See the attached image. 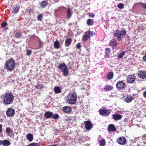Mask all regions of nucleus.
Returning <instances> with one entry per match:
<instances>
[{"label": "nucleus", "mask_w": 146, "mask_h": 146, "mask_svg": "<svg viewBox=\"0 0 146 146\" xmlns=\"http://www.w3.org/2000/svg\"><path fill=\"white\" fill-rule=\"evenodd\" d=\"M15 62L12 58L7 60L4 64L5 69L10 72L12 71L14 69Z\"/></svg>", "instance_id": "f257e3e1"}, {"label": "nucleus", "mask_w": 146, "mask_h": 146, "mask_svg": "<svg viewBox=\"0 0 146 146\" xmlns=\"http://www.w3.org/2000/svg\"><path fill=\"white\" fill-rule=\"evenodd\" d=\"M14 96L11 93H7L3 96V103L6 105L10 104L13 102Z\"/></svg>", "instance_id": "f03ea898"}, {"label": "nucleus", "mask_w": 146, "mask_h": 146, "mask_svg": "<svg viewBox=\"0 0 146 146\" xmlns=\"http://www.w3.org/2000/svg\"><path fill=\"white\" fill-rule=\"evenodd\" d=\"M77 95L75 92H70L67 96V102L70 104H74L76 102Z\"/></svg>", "instance_id": "7ed1b4c3"}, {"label": "nucleus", "mask_w": 146, "mask_h": 146, "mask_svg": "<svg viewBox=\"0 0 146 146\" xmlns=\"http://www.w3.org/2000/svg\"><path fill=\"white\" fill-rule=\"evenodd\" d=\"M58 68L61 69V71L63 73L62 74L65 77L67 76L68 75V70L66 64L64 63L59 64Z\"/></svg>", "instance_id": "20e7f679"}, {"label": "nucleus", "mask_w": 146, "mask_h": 146, "mask_svg": "<svg viewBox=\"0 0 146 146\" xmlns=\"http://www.w3.org/2000/svg\"><path fill=\"white\" fill-rule=\"evenodd\" d=\"M103 107L102 108L100 109L99 110V112L100 114L103 116H108L110 113V111L108 109L106 108H103Z\"/></svg>", "instance_id": "39448f33"}, {"label": "nucleus", "mask_w": 146, "mask_h": 146, "mask_svg": "<svg viewBox=\"0 0 146 146\" xmlns=\"http://www.w3.org/2000/svg\"><path fill=\"white\" fill-rule=\"evenodd\" d=\"M116 86L118 90H120L125 88V84L122 81H120L117 83Z\"/></svg>", "instance_id": "423d86ee"}, {"label": "nucleus", "mask_w": 146, "mask_h": 146, "mask_svg": "<svg viewBox=\"0 0 146 146\" xmlns=\"http://www.w3.org/2000/svg\"><path fill=\"white\" fill-rule=\"evenodd\" d=\"M136 76L134 74L128 75L127 77V81L128 83H133L135 81Z\"/></svg>", "instance_id": "0eeeda50"}, {"label": "nucleus", "mask_w": 146, "mask_h": 146, "mask_svg": "<svg viewBox=\"0 0 146 146\" xmlns=\"http://www.w3.org/2000/svg\"><path fill=\"white\" fill-rule=\"evenodd\" d=\"M15 113L14 110L11 108H8L6 112L7 116L9 117L13 116L15 114Z\"/></svg>", "instance_id": "6e6552de"}, {"label": "nucleus", "mask_w": 146, "mask_h": 146, "mask_svg": "<svg viewBox=\"0 0 146 146\" xmlns=\"http://www.w3.org/2000/svg\"><path fill=\"white\" fill-rule=\"evenodd\" d=\"M84 123L85 124V127L87 130L90 129L92 128L93 124L90 121H85Z\"/></svg>", "instance_id": "1a4fd4ad"}, {"label": "nucleus", "mask_w": 146, "mask_h": 146, "mask_svg": "<svg viewBox=\"0 0 146 146\" xmlns=\"http://www.w3.org/2000/svg\"><path fill=\"white\" fill-rule=\"evenodd\" d=\"M117 142L120 145H124L126 143V139L124 137H121L117 139Z\"/></svg>", "instance_id": "9d476101"}, {"label": "nucleus", "mask_w": 146, "mask_h": 146, "mask_svg": "<svg viewBox=\"0 0 146 146\" xmlns=\"http://www.w3.org/2000/svg\"><path fill=\"white\" fill-rule=\"evenodd\" d=\"M138 74V76L141 78L144 79L146 78V70H139Z\"/></svg>", "instance_id": "9b49d317"}, {"label": "nucleus", "mask_w": 146, "mask_h": 146, "mask_svg": "<svg viewBox=\"0 0 146 146\" xmlns=\"http://www.w3.org/2000/svg\"><path fill=\"white\" fill-rule=\"evenodd\" d=\"M63 111L66 113L69 114L71 112L72 109L69 107L65 106L62 108Z\"/></svg>", "instance_id": "f8f14e48"}, {"label": "nucleus", "mask_w": 146, "mask_h": 146, "mask_svg": "<svg viewBox=\"0 0 146 146\" xmlns=\"http://www.w3.org/2000/svg\"><path fill=\"white\" fill-rule=\"evenodd\" d=\"M133 100V96L130 94H127L126 98L124 99V101L127 103H129Z\"/></svg>", "instance_id": "ddd939ff"}, {"label": "nucleus", "mask_w": 146, "mask_h": 146, "mask_svg": "<svg viewBox=\"0 0 146 146\" xmlns=\"http://www.w3.org/2000/svg\"><path fill=\"white\" fill-rule=\"evenodd\" d=\"M53 115V113L50 111L46 112L44 115V117L46 119H48L52 117Z\"/></svg>", "instance_id": "4468645a"}, {"label": "nucleus", "mask_w": 146, "mask_h": 146, "mask_svg": "<svg viewBox=\"0 0 146 146\" xmlns=\"http://www.w3.org/2000/svg\"><path fill=\"white\" fill-rule=\"evenodd\" d=\"M120 31L117 30L114 31V35L117 38V40L120 41L121 40V38L120 36Z\"/></svg>", "instance_id": "2eb2a0df"}, {"label": "nucleus", "mask_w": 146, "mask_h": 146, "mask_svg": "<svg viewBox=\"0 0 146 146\" xmlns=\"http://www.w3.org/2000/svg\"><path fill=\"white\" fill-rule=\"evenodd\" d=\"M108 129L109 132L114 131L116 130L114 125L113 124H110L108 125Z\"/></svg>", "instance_id": "dca6fc26"}, {"label": "nucleus", "mask_w": 146, "mask_h": 146, "mask_svg": "<svg viewBox=\"0 0 146 146\" xmlns=\"http://www.w3.org/2000/svg\"><path fill=\"white\" fill-rule=\"evenodd\" d=\"M72 11L69 7L67 8L66 11V19H68V20L72 16Z\"/></svg>", "instance_id": "f3484780"}, {"label": "nucleus", "mask_w": 146, "mask_h": 146, "mask_svg": "<svg viewBox=\"0 0 146 146\" xmlns=\"http://www.w3.org/2000/svg\"><path fill=\"white\" fill-rule=\"evenodd\" d=\"M112 117L113 119L116 121L120 119L122 117V116L121 115L118 114H113Z\"/></svg>", "instance_id": "a211bd4d"}, {"label": "nucleus", "mask_w": 146, "mask_h": 146, "mask_svg": "<svg viewBox=\"0 0 146 146\" xmlns=\"http://www.w3.org/2000/svg\"><path fill=\"white\" fill-rule=\"evenodd\" d=\"M109 45L112 47H114L117 46V41L115 40H112L109 42Z\"/></svg>", "instance_id": "6ab92c4d"}, {"label": "nucleus", "mask_w": 146, "mask_h": 146, "mask_svg": "<svg viewBox=\"0 0 146 146\" xmlns=\"http://www.w3.org/2000/svg\"><path fill=\"white\" fill-rule=\"evenodd\" d=\"M113 89V87L108 84L106 85L104 88V90L106 91H111Z\"/></svg>", "instance_id": "aec40b11"}, {"label": "nucleus", "mask_w": 146, "mask_h": 146, "mask_svg": "<svg viewBox=\"0 0 146 146\" xmlns=\"http://www.w3.org/2000/svg\"><path fill=\"white\" fill-rule=\"evenodd\" d=\"M113 77V73L112 72H108L107 74L106 77L108 80H110L112 79Z\"/></svg>", "instance_id": "412c9836"}, {"label": "nucleus", "mask_w": 146, "mask_h": 146, "mask_svg": "<svg viewBox=\"0 0 146 146\" xmlns=\"http://www.w3.org/2000/svg\"><path fill=\"white\" fill-rule=\"evenodd\" d=\"M48 1H43L41 3L40 6L42 8H43L46 7L48 4Z\"/></svg>", "instance_id": "4be33fe9"}, {"label": "nucleus", "mask_w": 146, "mask_h": 146, "mask_svg": "<svg viewBox=\"0 0 146 146\" xmlns=\"http://www.w3.org/2000/svg\"><path fill=\"white\" fill-rule=\"evenodd\" d=\"M110 49L109 48H107L105 49V57L106 58H108L110 56Z\"/></svg>", "instance_id": "5701e85b"}, {"label": "nucleus", "mask_w": 146, "mask_h": 146, "mask_svg": "<svg viewBox=\"0 0 146 146\" xmlns=\"http://www.w3.org/2000/svg\"><path fill=\"white\" fill-rule=\"evenodd\" d=\"M20 6L19 5L15 6L13 8V10L12 13H17L19 11Z\"/></svg>", "instance_id": "b1692460"}, {"label": "nucleus", "mask_w": 146, "mask_h": 146, "mask_svg": "<svg viewBox=\"0 0 146 146\" xmlns=\"http://www.w3.org/2000/svg\"><path fill=\"white\" fill-rule=\"evenodd\" d=\"M72 41V40L70 38H68L66 40L65 42V45L66 47H68L70 45L71 42Z\"/></svg>", "instance_id": "393cba45"}, {"label": "nucleus", "mask_w": 146, "mask_h": 146, "mask_svg": "<svg viewBox=\"0 0 146 146\" xmlns=\"http://www.w3.org/2000/svg\"><path fill=\"white\" fill-rule=\"evenodd\" d=\"M27 139L29 141H31L33 139V137L32 134L29 133L26 136Z\"/></svg>", "instance_id": "a878e982"}, {"label": "nucleus", "mask_w": 146, "mask_h": 146, "mask_svg": "<svg viewBox=\"0 0 146 146\" xmlns=\"http://www.w3.org/2000/svg\"><path fill=\"white\" fill-rule=\"evenodd\" d=\"M94 23L93 20L90 19H88L87 21V24L88 26L92 25Z\"/></svg>", "instance_id": "bb28decb"}, {"label": "nucleus", "mask_w": 146, "mask_h": 146, "mask_svg": "<svg viewBox=\"0 0 146 146\" xmlns=\"http://www.w3.org/2000/svg\"><path fill=\"white\" fill-rule=\"evenodd\" d=\"M54 46L55 48L58 49L60 47V44L58 40H56L54 43Z\"/></svg>", "instance_id": "cd10ccee"}, {"label": "nucleus", "mask_w": 146, "mask_h": 146, "mask_svg": "<svg viewBox=\"0 0 146 146\" xmlns=\"http://www.w3.org/2000/svg\"><path fill=\"white\" fill-rule=\"evenodd\" d=\"M11 144L10 142L6 139L4 140L3 141V146H8Z\"/></svg>", "instance_id": "c85d7f7f"}, {"label": "nucleus", "mask_w": 146, "mask_h": 146, "mask_svg": "<svg viewBox=\"0 0 146 146\" xmlns=\"http://www.w3.org/2000/svg\"><path fill=\"white\" fill-rule=\"evenodd\" d=\"M99 143L101 146H103L105 144V141L104 139H102L99 141Z\"/></svg>", "instance_id": "c756f323"}, {"label": "nucleus", "mask_w": 146, "mask_h": 146, "mask_svg": "<svg viewBox=\"0 0 146 146\" xmlns=\"http://www.w3.org/2000/svg\"><path fill=\"white\" fill-rule=\"evenodd\" d=\"M125 54V52L124 51L121 52L119 55L118 56V58L120 59L122 58L123 57V56Z\"/></svg>", "instance_id": "7c9ffc66"}, {"label": "nucleus", "mask_w": 146, "mask_h": 146, "mask_svg": "<svg viewBox=\"0 0 146 146\" xmlns=\"http://www.w3.org/2000/svg\"><path fill=\"white\" fill-rule=\"evenodd\" d=\"M52 116V118L55 119H58L59 117V115L57 113H55L54 114H53V115Z\"/></svg>", "instance_id": "2f4dec72"}, {"label": "nucleus", "mask_w": 146, "mask_h": 146, "mask_svg": "<svg viewBox=\"0 0 146 146\" xmlns=\"http://www.w3.org/2000/svg\"><path fill=\"white\" fill-rule=\"evenodd\" d=\"M139 4L143 8L146 9V3L140 2Z\"/></svg>", "instance_id": "473e14b6"}, {"label": "nucleus", "mask_w": 146, "mask_h": 146, "mask_svg": "<svg viewBox=\"0 0 146 146\" xmlns=\"http://www.w3.org/2000/svg\"><path fill=\"white\" fill-rule=\"evenodd\" d=\"M84 35H85L87 36L90 38L91 36V32L90 31H88L86 32Z\"/></svg>", "instance_id": "72a5a7b5"}, {"label": "nucleus", "mask_w": 146, "mask_h": 146, "mask_svg": "<svg viewBox=\"0 0 146 146\" xmlns=\"http://www.w3.org/2000/svg\"><path fill=\"white\" fill-rule=\"evenodd\" d=\"M36 87L37 89H41L43 87V86L42 84L37 83L36 86Z\"/></svg>", "instance_id": "f704fd0d"}, {"label": "nucleus", "mask_w": 146, "mask_h": 146, "mask_svg": "<svg viewBox=\"0 0 146 146\" xmlns=\"http://www.w3.org/2000/svg\"><path fill=\"white\" fill-rule=\"evenodd\" d=\"M120 35L121 37V36H123L124 35H125L126 33V31L125 30H123L121 31H120Z\"/></svg>", "instance_id": "c9c22d12"}, {"label": "nucleus", "mask_w": 146, "mask_h": 146, "mask_svg": "<svg viewBox=\"0 0 146 146\" xmlns=\"http://www.w3.org/2000/svg\"><path fill=\"white\" fill-rule=\"evenodd\" d=\"M61 90L59 86H55L54 88V91H61Z\"/></svg>", "instance_id": "e433bc0d"}, {"label": "nucleus", "mask_w": 146, "mask_h": 146, "mask_svg": "<svg viewBox=\"0 0 146 146\" xmlns=\"http://www.w3.org/2000/svg\"><path fill=\"white\" fill-rule=\"evenodd\" d=\"M6 132L8 134H10L12 132V130L9 127H7L6 129Z\"/></svg>", "instance_id": "4c0bfd02"}, {"label": "nucleus", "mask_w": 146, "mask_h": 146, "mask_svg": "<svg viewBox=\"0 0 146 146\" xmlns=\"http://www.w3.org/2000/svg\"><path fill=\"white\" fill-rule=\"evenodd\" d=\"M124 7V5L121 3H120L118 4L117 5V7H118V8L121 9H123Z\"/></svg>", "instance_id": "58836bf2"}, {"label": "nucleus", "mask_w": 146, "mask_h": 146, "mask_svg": "<svg viewBox=\"0 0 146 146\" xmlns=\"http://www.w3.org/2000/svg\"><path fill=\"white\" fill-rule=\"evenodd\" d=\"M43 16L42 14H40L37 17V20L39 21H42Z\"/></svg>", "instance_id": "ea45409f"}, {"label": "nucleus", "mask_w": 146, "mask_h": 146, "mask_svg": "<svg viewBox=\"0 0 146 146\" xmlns=\"http://www.w3.org/2000/svg\"><path fill=\"white\" fill-rule=\"evenodd\" d=\"M26 55L27 56H30L32 53V51L30 50H27L26 51Z\"/></svg>", "instance_id": "a19ab883"}, {"label": "nucleus", "mask_w": 146, "mask_h": 146, "mask_svg": "<svg viewBox=\"0 0 146 146\" xmlns=\"http://www.w3.org/2000/svg\"><path fill=\"white\" fill-rule=\"evenodd\" d=\"M21 33L20 32L16 33L15 34V36L17 38H19L20 37Z\"/></svg>", "instance_id": "79ce46f5"}, {"label": "nucleus", "mask_w": 146, "mask_h": 146, "mask_svg": "<svg viewBox=\"0 0 146 146\" xmlns=\"http://www.w3.org/2000/svg\"><path fill=\"white\" fill-rule=\"evenodd\" d=\"M88 38H89L87 36L85 35H84L82 36V39L84 41H86Z\"/></svg>", "instance_id": "37998d69"}, {"label": "nucleus", "mask_w": 146, "mask_h": 146, "mask_svg": "<svg viewBox=\"0 0 146 146\" xmlns=\"http://www.w3.org/2000/svg\"><path fill=\"white\" fill-rule=\"evenodd\" d=\"M7 25V23L6 22H3L1 24V27L2 28L5 27Z\"/></svg>", "instance_id": "c03bdc74"}, {"label": "nucleus", "mask_w": 146, "mask_h": 146, "mask_svg": "<svg viewBox=\"0 0 146 146\" xmlns=\"http://www.w3.org/2000/svg\"><path fill=\"white\" fill-rule=\"evenodd\" d=\"M89 16L90 17H92V18H93L94 16L95 15L93 13H90L89 14Z\"/></svg>", "instance_id": "a18cd8bd"}, {"label": "nucleus", "mask_w": 146, "mask_h": 146, "mask_svg": "<svg viewBox=\"0 0 146 146\" xmlns=\"http://www.w3.org/2000/svg\"><path fill=\"white\" fill-rule=\"evenodd\" d=\"M81 46V45L80 43H78L76 45V48H79Z\"/></svg>", "instance_id": "49530a36"}, {"label": "nucleus", "mask_w": 146, "mask_h": 146, "mask_svg": "<svg viewBox=\"0 0 146 146\" xmlns=\"http://www.w3.org/2000/svg\"><path fill=\"white\" fill-rule=\"evenodd\" d=\"M38 39L39 44L40 46H42L43 44V42L40 39Z\"/></svg>", "instance_id": "de8ad7c7"}, {"label": "nucleus", "mask_w": 146, "mask_h": 146, "mask_svg": "<svg viewBox=\"0 0 146 146\" xmlns=\"http://www.w3.org/2000/svg\"><path fill=\"white\" fill-rule=\"evenodd\" d=\"M2 126L1 124H0V133L2 132Z\"/></svg>", "instance_id": "09e8293b"}, {"label": "nucleus", "mask_w": 146, "mask_h": 146, "mask_svg": "<svg viewBox=\"0 0 146 146\" xmlns=\"http://www.w3.org/2000/svg\"><path fill=\"white\" fill-rule=\"evenodd\" d=\"M3 140H0V145H3Z\"/></svg>", "instance_id": "8fccbe9b"}, {"label": "nucleus", "mask_w": 146, "mask_h": 146, "mask_svg": "<svg viewBox=\"0 0 146 146\" xmlns=\"http://www.w3.org/2000/svg\"><path fill=\"white\" fill-rule=\"evenodd\" d=\"M143 95L144 97L146 98V92H144Z\"/></svg>", "instance_id": "3c124183"}, {"label": "nucleus", "mask_w": 146, "mask_h": 146, "mask_svg": "<svg viewBox=\"0 0 146 146\" xmlns=\"http://www.w3.org/2000/svg\"><path fill=\"white\" fill-rule=\"evenodd\" d=\"M91 35H95V33H94L93 32H92L91 33Z\"/></svg>", "instance_id": "603ef678"}, {"label": "nucleus", "mask_w": 146, "mask_h": 146, "mask_svg": "<svg viewBox=\"0 0 146 146\" xmlns=\"http://www.w3.org/2000/svg\"><path fill=\"white\" fill-rule=\"evenodd\" d=\"M55 92V94H57L59 93H60L61 92Z\"/></svg>", "instance_id": "864d4df0"}, {"label": "nucleus", "mask_w": 146, "mask_h": 146, "mask_svg": "<svg viewBox=\"0 0 146 146\" xmlns=\"http://www.w3.org/2000/svg\"><path fill=\"white\" fill-rule=\"evenodd\" d=\"M51 146H57V145L56 144H54V145H51Z\"/></svg>", "instance_id": "5fc2aeb1"}, {"label": "nucleus", "mask_w": 146, "mask_h": 146, "mask_svg": "<svg viewBox=\"0 0 146 146\" xmlns=\"http://www.w3.org/2000/svg\"><path fill=\"white\" fill-rule=\"evenodd\" d=\"M111 18H112V19H113V18L111 17Z\"/></svg>", "instance_id": "6e6d98bb"}, {"label": "nucleus", "mask_w": 146, "mask_h": 146, "mask_svg": "<svg viewBox=\"0 0 146 146\" xmlns=\"http://www.w3.org/2000/svg\"><path fill=\"white\" fill-rule=\"evenodd\" d=\"M111 18H112V19H113V18L111 17Z\"/></svg>", "instance_id": "4d7b16f0"}, {"label": "nucleus", "mask_w": 146, "mask_h": 146, "mask_svg": "<svg viewBox=\"0 0 146 146\" xmlns=\"http://www.w3.org/2000/svg\"><path fill=\"white\" fill-rule=\"evenodd\" d=\"M144 91H146V90H145Z\"/></svg>", "instance_id": "13d9d810"}]
</instances>
